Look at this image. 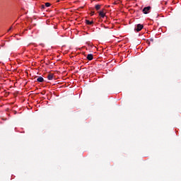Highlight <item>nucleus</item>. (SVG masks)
I'll return each mask as SVG.
<instances>
[{
  "mask_svg": "<svg viewBox=\"0 0 181 181\" xmlns=\"http://www.w3.org/2000/svg\"><path fill=\"white\" fill-rule=\"evenodd\" d=\"M47 78L48 80L52 81V80H53L54 75L52 74H49L47 75Z\"/></svg>",
  "mask_w": 181,
  "mask_h": 181,
  "instance_id": "nucleus-6",
  "label": "nucleus"
},
{
  "mask_svg": "<svg viewBox=\"0 0 181 181\" xmlns=\"http://www.w3.org/2000/svg\"><path fill=\"white\" fill-rule=\"evenodd\" d=\"M41 8H42V9H45V5H42Z\"/></svg>",
  "mask_w": 181,
  "mask_h": 181,
  "instance_id": "nucleus-10",
  "label": "nucleus"
},
{
  "mask_svg": "<svg viewBox=\"0 0 181 181\" xmlns=\"http://www.w3.org/2000/svg\"><path fill=\"white\" fill-rule=\"evenodd\" d=\"M12 30V27L8 30V32L11 31Z\"/></svg>",
  "mask_w": 181,
  "mask_h": 181,
  "instance_id": "nucleus-12",
  "label": "nucleus"
},
{
  "mask_svg": "<svg viewBox=\"0 0 181 181\" xmlns=\"http://www.w3.org/2000/svg\"><path fill=\"white\" fill-rule=\"evenodd\" d=\"M99 16H101L103 18L105 16V13L104 9L101 11H99Z\"/></svg>",
  "mask_w": 181,
  "mask_h": 181,
  "instance_id": "nucleus-3",
  "label": "nucleus"
},
{
  "mask_svg": "<svg viewBox=\"0 0 181 181\" xmlns=\"http://www.w3.org/2000/svg\"><path fill=\"white\" fill-rule=\"evenodd\" d=\"M57 2L59 3V0H57Z\"/></svg>",
  "mask_w": 181,
  "mask_h": 181,
  "instance_id": "nucleus-13",
  "label": "nucleus"
},
{
  "mask_svg": "<svg viewBox=\"0 0 181 181\" xmlns=\"http://www.w3.org/2000/svg\"><path fill=\"white\" fill-rule=\"evenodd\" d=\"M86 24H87L88 25H91L93 24V21H90L88 20H86Z\"/></svg>",
  "mask_w": 181,
  "mask_h": 181,
  "instance_id": "nucleus-8",
  "label": "nucleus"
},
{
  "mask_svg": "<svg viewBox=\"0 0 181 181\" xmlns=\"http://www.w3.org/2000/svg\"><path fill=\"white\" fill-rule=\"evenodd\" d=\"M151 9V6L144 7V8L142 9V12L144 14H147V13H150Z\"/></svg>",
  "mask_w": 181,
  "mask_h": 181,
  "instance_id": "nucleus-1",
  "label": "nucleus"
},
{
  "mask_svg": "<svg viewBox=\"0 0 181 181\" xmlns=\"http://www.w3.org/2000/svg\"><path fill=\"white\" fill-rule=\"evenodd\" d=\"M143 28H144V25L141 24H138L136 25V28H134V30H136V32H140Z\"/></svg>",
  "mask_w": 181,
  "mask_h": 181,
  "instance_id": "nucleus-2",
  "label": "nucleus"
},
{
  "mask_svg": "<svg viewBox=\"0 0 181 181\" xmlns=\"http://www.w3.org/2000/svg\"><path fill=\"white\" fill-rule=\"evenodd\" d=\"M37 81L40 82V83H43L44 82V78H42V76H38V78H37Z\"/></svg>",
  "mask_w": 181,
  "mask_h": 181,
  "instance_id": "nucleus-4",
  "label": "nucleus"
},
{
  "mask_svg": "<svg viewBox=\"0 0 181 181\" xmlns=\"http://www.w3.org/2000/svg\"><path fill=\"white\" fill-rule=\"evenodd\" d=\"M45 6H46L47 8H49V6H51L50 3H48V2L45 3Z\"/></svg>",
  "mask_w": 181,
  "mask_h": 181,
  "instance_id": "nucleus-9",
  "label": "nucleus"
},
{
  "mask_svg": "<svg viewBox=\"0 0 181 181\" xmlns=\"http://www.w3.org/2000/svg\"><path fill=\"white\" fill-rule=\"evenodd\" d=\"M100 8H101V5L100 4H96L95 6V9H96V11H100Z\"/></svg>",
  "mask_w": 181,
  "mask_h": 181,
  "instance_id": "nucleus-7",
  "label": "nucleus"
},
{
  "mask_svg": "<svg viewBox=\"0 0 181 181\" xmlns=\"http://www.w3.org/2000/svg\"><path fill=\"white\" fill-rule=\"evenodd\" d=\"M87 59H88L89 61H91V60H93V54H88V55H87Z\"/></svg>",
  "mask_w": 181,
  "mask_h": 181,
  "instance_id": "nucleus-5",
  "label": "nucleus"
},
{
  "mask_svg": "<svg viewBox=\"0 0 181 181\" xmlns=\"http://www.w3.org/2000/svg\"><path fill=\"white\" fill-rule=\"evenodd\" d=\"M94 13H95V11H91L90 15H91V16H93Z\"/></svg>",
  "mask_w": 181,
  "mask_h": 181,
  "instance_id": "nucleus-11",
  "label": "nucleus"
}]
</instances>
